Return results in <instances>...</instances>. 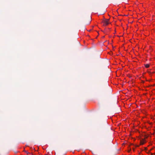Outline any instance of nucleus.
Returning a JSON list of instances; mask_svg holds the SVG:
<instances>
[{"label":"nucleus","mask_w":155,"mask_h":155,"mask_svg":"<svg viewBox=\"0 0 155 155\" xmlns=\"http://www.w3.org/2000/svg\"><path fill=\"white\" fill-rule=\"evenodd\" d=\"M109 19H105L103 21L104 25L106 26L109 24Z\"/></svg>","instance_id":"obj_1"},{"label":"nucleus","mask_w":155,"mask_h":155,"mask_svg":"<svg viewBox=\"0 0 155 155\" xmlns=\"http://www.w3.org/2000/svg\"><path fill=\"white\" fill-rule=\"evenodd\" d=\"M146 142L145 140L144 139H142L140 141L141 144H143Z\"/></svg>","instance_id":"obj_2"},{"label":"nucleus","mask_w":155,"mask_h":155,"mask_svg":"<svg viewBox=\"0 0 155 155\" xmlns=\"http://www.w3.org/2000/svg\"><path fill=\"white\" fill-rule=\"evenodd\" d=\"M150 65L148 64H145V66L146 68H148L149 67Z\"/></svg>","instance_id":"obj_3"},{"label":"nucleus","mask_w":155,"mask_h":155,"mask_svg":"<svg viewBox=\"0 0 155 155\" xmlns=\"http://www.w3.org/2000/svg\"><path fill=\"white\" fill-rule=\"evenodd\" d=\"M25 152L26 153H27V154L29 153H28V152L27 151H25Z\"/></svg>","instance_id":"obj_4"},{"label":"nucleus","mask_w":155,"mask_h":155,"mask_svg":"<svg viewBox=\"0 0 155 155\" xmlns=\"http://www.w3.org/2000/svg\"><path fill=\"white\" fill-rule=\"evenodd\" d=\"M145 138H147V137H145Z\"/></svg>","instance_id":"obj_5"}]
</instances>
